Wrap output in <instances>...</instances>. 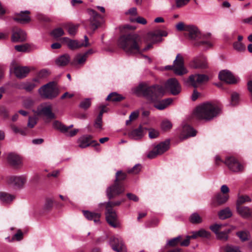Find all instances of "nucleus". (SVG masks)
Returning <instances> with one entry per match:
<instances>
[{
	"instance_id": "36",
	"label": "nucleus",
	"mask_w": 252,
	"mask_h": 252,
	"mask_svg": "<svg viewBox=\"0 0 252 252\" xmlns=\"http://www.w3.org/2000/svg\"><path fill=\"white\" fill-rule=\"evenodd\" d=\"M252 199L247 195H239L236 202V207L244 206L243 204L247 202H251Z\"/></svg>"
},
{
	"instance_id": "37",
	"label": "nucleus",
	"mask_w": 252,
	"mask_h": 252,
	"mask_svg": "<svg viewBox=\"0 0 252 252\" xmlns=\"http://www.w3.org/2000/svg\"><path fill=\"white\" fill-rule=\"evenodd\" d=\"M124 99L122 95L113 92L110 93L107 97L106 100L107 101H112L114 102H120Z\"/></svg>"
},
{
	"instance_id": "3",
	"label": "nucleus",
	"mask_w": 252,
	"mask_h": 252,
	"mask_svg": "<svg viewBox=\"0 0 252 252\" xmlns=\"http://www.w3.org/2000/svg\"><path fill=\"white\" fill-rule=\"evenodd\" d=\"M143 96L150 102H156L165 94V89L161 85H154L147 87L144 84H140L138 87Z\"/></svg>"
},
{
	"instance_id": "13",
	"label": "nucleus",
	"mask_w": 252,
	"mask_h": 252,
	"mask_svg": "<svg viewBox=\"0 0 252 252\" xmlns=\"http://www.w3.org/2000/svg\"><path fill=\"white\" fill-rule=\"evenodd\" d=\"M93 137L90 135H83L78 138L77 143L81 148H85L89 146L95 147L99 145L96 140H92Z\"/></svg>"
},
{
	"instance_id": "1",
	"label": "nucleus",
	"mask_w": 252,
	"mask_h": 252,
	"mask_svg": "<svg viewBox=\"0 0 252 252\" xmlns=\"http://www.w3.org/2000/svg\"><path fill=\"white\" fill-rule=\"evenodd\" d=\"M118 46L128 55L141 53L152 47V43L149 44L142 51L138 43V36L136 34L124 35L120 37L118 41Z\"/></svg>"
},
{
	"instance_id": "32",
	"label": "nucleus",
	"mask_w": 252,
	"mask_h": 252,
	"mask_svg": "<svg viewBox=\"0 0 252 252\" xmlns=\"http://www.w3.org/2000/svg\"><path fill=\"white\" fill-rule=\"evenodd\" d=\"M143 135V129L141 126H139L137 128L131 130L128 133V136L130 138L135 140H137L141 138Z\"/></svg>"
},
{
	"instance_id": "25",
	"label": "nucleus",
	"mask_w": 252,
	"mask_h": 252,
	"mask_svg": "<svg viewBox=\"0 0 252 252\" xmlns=\"http://www.w3.org/2000/svg\"><path fill=\"white\" fill-rule=\"evenodd\" d=\"M197 131L190 126L185 125L183 126L181 136L182 139H187L188 137L195 136Z\"/></svg>"
},
{
	"instance_id": "6",
	"label": "nucleus",
	"mask_w": 252,
	"mask_h": 252,
	"mask_svg": "<svg viewBox=\"0 0 252 252\" xmlns=\"http://www.w3.org/2000/svg\"><path fill=\"white\" fill-rule=\"evenodd\" d=\"M215 162L217 165H220V163H224L233 172L243 171V165L234 157H227L223 161L219 156L217 155L215 157Z\"/></svg>"
},
{
	"instance_id": "5",
	"label": "nucleus",
	"mask_w": 252,
	"mask_h": 252,
	"mask_svg": "<svg viewBox=\"0 0 252 252\" xmlns=\"http://www.w3.org/2000/svg\"><path fill=\"white\" fill-rule=\"evenodd\" d=\"M121 204V202L120 201H109L105 203L107 222L110 225L114 228L118 227L119 226V222L116 213L112 208L116 206H119Z\"/></svg>"
},
{
	"instance_id": "49",
	"label": "nucleus",
	"mask_w": 252,
	"mask_h": 252,
	"mask_svg": "<svg viewBox=\"0 0 252 252\" xmlns=\"http://www.w3.org/2000/svg\"><path fill=\"white\" fill-rule=\"evenodd\" d=\"M139 116V111H135L131 113L129 117V119L126 121V125L130 124L131 121L136 120Z\"/></svg>"
},
{
	"instance_id": "60",
	"label": "nucleus",
	"mask_w": 252,
	"mask_h": 252,
	"mask_svg": "<svg viewBox=\"0 0 252 252\" xmlns=\"http://www.w3.org/2000/svg\"><path fill=\"white\" fill-rule=\"evenodd\" d=\"M196 46H203V47H211L212 46L211 43L207 41H201L199 42H196L194 43Z\"/></svg>"
},
{
	"instance_id": "53",
	"label": "nucleus",
	"mask_w": 252,
	"mask_h": 252,
	"mask_svg": "<svg viewBox=\"0 0 252 252\" xmlns=\"http://www.w3.org/2000/svg\"><path fill=\"white\" fill-rule=\"evenodd\" d=\"M142 166L140 164H136L127 171V173H138L142 171Z\"/></svg>"
},
{
	"instance_id": "58",
	"label": "nucleus",
	"mask_w": 252,
	"mask_h": 252,
	"mask_svg": "<svg viewBox=\"0 0 252 252\" xmlns=\"http://www.w3.org/2000/svg\"><path fill=\"white\" fill-rule=\"evenodd\" d=\"M73 126V125H70V126H67L66 132H65V134L67 136L72 137L75 135L78 131V129H74L73 130H71L68 131V129Z\"/></svg>"
},
{
	"instance_id": "16",
	"label": "nucleus",
	"mask_w": 252,
	"mask_h": 252,
	"mask_svg": "<svg viewBox=\"0 0 252 252\" xmlns=\"http://www.w3.org/2000/svg\"><path fill=\"white\" fill-rule=\"evenodd\" d=\"M88 12L91 16L90 19L91 29L95 30L99 26L102 17L94 9H89Z\"/></svg>"
},
{
	"instance_id": "46",
	"label": "nucleus",
	"mask_w": 252,
	"mask_h": 252,
	"mask_svg": "<svg viewBox=\"0 0 252 252\" xmlns=\"http://www.w3.org/2000/svg\"><path fill=\"white\" fill-rule=\"evenodd\" d=\"M91 105V100L90 98H86L81 101L79 104V107L84 109H88Z\"/></svg>"
},
{
	"instance_id": "52",
	"label": "nucleus",
	"mask_w": 252,
	"mask_h": 252,
	"mask_svg": "<svg viewBox=\"0 0 252 252\" xmlns=\"http://www.w3.org/2000/svg\"><path fill=\"white\" fill-rule=\"evenodd\" d=\"M172 126V125L171 123L167 120L163 121L161 124V127L162 129L164 131L170 129L171 128Z\"/></svg>"
},
{
	"instance_id": "10",
	"label": "nucleus",
	"mask_w": 252,
	"mask_h": 252,
	"mask_svg": "<svg viewBox=\"0 0 252 252\" xmlns=\"http://www.w3.org/2000/svg\"><path fill=\"white\" fill-rule=\"evenodd\" d=\"M164 88L165 91L166 90L169 91L174 95L178 94L181 91V86L178 80L175 78L168 79L165 83Z\"/></svg>"
},
{
	"instance_id": "35",
	"label": "nucleus",
	"mask_w": 252,
	"mask_h": 252,
	"mask_svg": "<svg viewBox=\"0 0 252 252\" xmlns=\"http://www.w3.org/2000/svg\"><path fill=\"white\" fill-rule=\"evenodd\" d=\"M218 216L221 220H225L232 216V212L229 207H226L218 212Z\"/></svg>"
},
{
	"instance_id": "4",
	"label": "nucleus",
	"mask_w": 252,
	"mask_h": 252,
	"mask_svg": "<svg viewBox=\"0 0 252 252\" xmlns=\"http://www.w3.org/2000/svg\"><path fill=\"white\" fill-rule=\"evenodd\" d=\"M127 174H116V179L113 184L106 189V194L109 199H113L125 191V181Z\"/></svg>"
},
{
	"instance_id": "44",
	"label": "nucleus",
	"mask_w": 252,
	"mask_h": 252,
	"mask_svg": "<svg viewBox=\"0 0 252 252\" xmlns=\"http://www.w3.org/2000/svg\"><path fill=\"white\" fill-rule=\"evenodd\" d=\"M240 101L239 94L236 93L234 92L231 94L230 104L232 106L237 105Z\"/></svg>"
},
{
	"instance_id": "59",
	"label": "nucleus",
	"mask_w": 252,
	"mask_h": 252,
	"mask_svg": "<svg viewBox=\"0 0 252 252\" xmlns=\"http://www.w3.org/2000/svg\"><path fill=\"white\" fill-rule=\"evenodd\" d=\"M225 252H241L237 247L227 245L224 249Z\"/></svg>"
},
{
	"instance_id": "26",
	"label": "nucleus",
	"mask_w": 252,
	"mask_h": 252,
	"mask_svg": "<svg viewBox=\"0 0 252 252\" xmlns=\"http://www.w3.org/2000/svg\"><path fill=\"white\" fill-rule=\"evenodd\" d=\"M30 69L27 66H15L13 68L14 73L18 78L26 77L30 72Z\"/></svg>"
},
{
	"instance_id": "41",
	"label": "nucleus",
	"mask_w": 252,
	"mask_h": 252,
	"mask_svg": "<svg viewBox=\"0 0 252 252\" xmlns=\"http://www.w3.org/2000/svg\"><path fill=\"white\" fill-rule=\"evenodd\" d=\"M102 117H101V114H98L96 119L94 121V127L100 131L102 129Z\"/></svg>"
},
{
	"instance_id": "17",
	"label": "nucleus",
	"mask_w": 252,
	"mask_h": 252,
	"mask_svg": "<svg viewBox=\"0 0 252 252\" xmlns=\"http://www.w3.org/2000/svg\"><path fill=\"white\" fill-rule=\"evenodd\" d=\"M209 78L205 74H193L189 76L188 82L194 88L197 86L198 84H201L207 82Z\"/></svg>"
},
{
	"instance_id": "55",
	"label": "nucleus",
	"mask_w": 252,
	"mask_h": 252,
	"mask_svg": "<svg viewBox=\"0 0 252 252\" xmlns=\"http://www.w3.org/2000/svg\"><path fill=\"white\" fill-rule=\"evenodd\" d=\"M37 85L33 82H25V90L27 92H31Z\"/></svg>"
},
{
	"instance_id": "29",
	"label": "nucleus",
	"mask_w": 252,
	"mask_h": 252,
	"mask_svg": "<svg viewBox=\"0 0 252 252\" xmlns=\"http://www.w3.org/2000/svg\"><path fill=\"white\" fill-rule=\"evenodd\" d=\"M185 31L189 32V37L192 40H196L200 36V32L195 26H188L185 27Z\"/></svg>"
},
{
	"instance_id": "45",
	"label": "nucleus",
	"mask_w": 252,
	"mask_h": 252,
	"mask_svg": "<svg viewBox=\"0 0 252 252\" xmlns=\"http://www.w3.org/2000/svg\"><path fill=\"white\" fill-rule=\"evenodd\" d=\"M189 220L192 223H199L202 222V218L197 213H195L190 216Z\"/></svg>"
},
{
	"instance_id": "21",
	"label": "nucleus",
	"mask_w": 252,
	"mask_h": 252,
	"mask_svg": "<svg viewBox=\"0 0 252 252\" xmlns=\"http://www.w3.org/2000/svg\"><path fill=\"white\" fill-rule=\"evenodd\" d=\"M229 198V194H222L221 193H218L213 197L211 204L214 207L221 206L224 204Z\"/></svg>"
},
{
	"instance_id": "11",
	"label": "nucleus",
	"mask_w": 252,
	"mask_h": 252,
	"mask_svg": "<svg viewBox=\"0 0 252 252\" xmlns=\"http://www.w3.org/2000/svg\"><path fill=\"white\" fill-rule=\"evenodd\" d=\"M223 225L219 224H214L210 226V229L214 232L217 236L218 239L226 241L228 238V234L230 232L231 230L227 229L222 231H220Z\"/></svg>"
},
{
	"instance_id": "33",
	"label": "nucleus",
	"mask_w": 252,
	"mask_h": 252,
	"mask_svg": "<svg viewBox=\"0 0 252 252\" xmlns=\"http://www.w3.org/2000/svg\"><path fill=\"white\" fill-rule=\"evenodd\" d=\"M70 58L68 54H64L59 57L55 61L56 64L59 66H64L70 62Z\"/></svg>"
},
{
	"instance_id": "30",
	"label": "nucleus",
	"mask_w": 252,
	"mask_h": 252,
	"mask_svg": "<svg viewBox=\"0 0 252 252\" xmlns=\"http://www.w3.org/2000/svg\"><path fill=\"white\" fill-rule=\"evenodd\" d=\"M29 14H30L29 11H21L18 14L19 17L14 18V20L22 24L28 23L31 21L30 16L28 15Z\"/></svg>"
},
{
	"instance_id": "20",
	"label": "nucleus",
	"mask_w": 252,
	"mask_h": 252,
	"mask_svg": "<svg viewBox=\"0 0 252 252\" xmlns=\"http://www.w3.org/2000/svg\"><path fill=\"white\" fill-rule=\"evenodd\" d=\"M219 77L220 80L224 81L227 84H236L238 81L232 73L227 70L221 71L219 73Z\"/></svg>"
},
{
	"instance_id": "61",
	"label": "nucleus",
	"mask_w": 252,
	"mask_h": 252,
	"mask_svg": "<svg viewBox=\"0 0 252 252\" xmlns=\"http://www.w3.org/2000/svg\"><path fill=\"white\" fill-rule=\"evenodd\" d=\"M23 238V233L20 229H18L17 232L13 236L12 239L20 241Z\"/></svg>"
},
{
	"instance_id": "23",
	"label": "nucleus",
	"mask_w": 252,
	"mask_h": 252,
	"mask_svg": "<svg viewBox=\"0 0 252 252\" xmlns=\"http://www.w3.org/2000/svg\"><path fill=\"white\" fill-rule=\"evenodd\" d=\"M36 113L38 115L42 114L50 119L55 118V114L52 112V106L50 104L46 106L41 105L38 107Z\"/></svg>"
},
{
	"instance_id": "54",
	"label": "nucleus",
	"mask_w": 252,
	"mask_h": 252,
	"mask_svg": "<svg viewBox=\"0 0 252 252\" xmlns=\"http://www.w3.org/2000/svg\"><path fill=\"white\" fill-rule=\"evenodd\" d=\"M237 236L242 241H246L248 240L249 233L245 231H239L237 233Z\"/></svg>"
},
{
	"instance_id": "22",
	"label": "nucleus",
	"mask_w": 252,
	"mask_h": 252,
	"mask_svg": "<svg viewBox=\"0 0 252 252\" xmlns=\"http://www.w3.org/2000/svg\"><path fill=\"white\" fill-rule=\"evenodd\" d=\"M110 244L112 249L117 252H126V247L121 238L111 237Z\"/></svg>"
},
{
	"instance_id": "43",
	"label": "nucleus",
	"mask_w": 252,
	"mask_h": 252,
	"mask_svg": "<svg viewBox=\"0 0 252 252\" xmlns=\"http://www.w3.org/2000/svg\"><path fill=\"white\" fill-rule=\"evenodd\" d=\"M11 128L13 131L15 133H20L22 135H26L27 134V129L26 128H22L17 127V126L12 125L11 126Z\"/></svg>"
},
{
	"instance_id": "63",
	"label": "nucleus",
	"mask_w": 252,
	"mask_h": 252,
	"mask_svg": "<svg viewBox=\"0 0 252 252\" xmlns=\"http://www.w3.org/2000/svg\"><path fill=\"white\" fill-rule=\"evenodd\" d=\"M128 199L134 202H138L139 200V197L135 194L132 193H127L126 194Z\"/></svg>"
},
{
	"instance_id": "2",
	"label": "nucleus",
	"mask_w": 252,
	"mask_h": 252,
	"mask_svg": "<svg viewBox=\"0 0 252 252\" xmlns=\"http://www.w3.org/2000/svg\"><path fill=\"white\" fill-rule=\"evenodd\" d=\"M220 111L218 106L207 102L196 107L194 111V115L198 120L209 121L217 117Z\"/></svg>"
},
{
	"instance_id": "42",
	"label": "nucleus",
	"mask_w": 252,
	"mask_h": 252,
	"mask_svg": "<svg viewBox=\"0 0 252 252\" xmlns=\"http://www.w3.org/2000/svg\"><path fill=\"white\" fill-rule=\"evenodd\" d=\"M78 26V25H75L72 24H68L66 25V28L68 33L70 35H74L76 33Z\"/></svg>"
},
{
	"instance_id": "34",
	"label": "nucleus",
	"mask_w": 252,
	"mask_h": 252,
	"mask_svg": "<svg viewBox=\"0 0 252 252\" xmlns=\"http://www.w3.org/2000/svg\"><path fill=\"white\" fill-rule=\"evenodd\" d=\"M192 235H191L192 239H196L197 237H202L208 238L210 237L211 234L209 232L206 231L204 229H201L197 231H193L192 232Z\"/></svg>"
},
{
	"instance_id": "39",
	"label": "nucleus",
	"mask_w": 252,
	"mask_h": 252,
	"mask_svg": "<svg viewBox=\"0 0 252 252\" xmlns=\"http://www.w3.org/2000/svg\"><path fill=\"white\" fill-rule=\"evenodd\" d=\"M53 126L54 128L60 130L63 133L66 132V126L58 121L54 122Z\"/></svg>"
},
{
	"instance_id": "51",
	"label": "nucleus",
	"mask_w": 252,
	"mask_h": 252,
	"mask_svg": "<svg viewBox=\"0 0 252 252\" xmlns=\"http://www.w3.org/2000/svg\"><path fill=\"white\" fill-rule=\"evenodd\" d=\"M64 31L61 28L54 29L51 32V34L54 37H59L64 34Z\"/></svg>"
},
{
	"instance_id": "28",
	"label": "nucleus",
	"mask_w": 252,
	"mask_h": 252,
	"mask_svg": "<svg viewBox=\"0 0 252 252\" xmlns=\"http://www.w3.org/2000/svg\"><path fill=\"white\" fill-rule=\"evenodd\" d=\"M85 218L89 220H93L94 223H98L100 221L101 214L98 213L92 212L89 211H83Z\"/></svg>"
},
{
	"instance_id": "64",
	"label": "nucleus",
	"mask_w": 252,
	"mask_h": 252,
	"mask_svg": "<svg viewBox=\"0 0 252 252\" xmlns=\"http://www.w3.org/2000/svg\"><path fill=\"white\" fill-rule=\"evenodd\" d=\"M53 205V201L50 198H47L45 204V208L46 210H50Z\"/></svg>"
},
{
	"instance_id": "47",
	"label": "nucleus",
	"mask_w": 252,
	"mask_h": 252,
	"mask_svg": "<svg viewBox=\"0 0 252 252\" xmlns=\"http://www.w3.org/2000/svg\"><path fill=\"white\" fill-rule=\"evenodd\" d=\"M233 46L235 50L240 52H244L246 49L245 45L241 42H234Z\"/></svg>"
},
{
	"instance_id": "12",
	"label": "nucleus",
	"mask_w": 252,
	"mask_h": 252,
	"mask_svg": "<svg viewBox=\"0 0 252 252\" xmlns=\"http://www.w3.org/2000/svg\"><path fill=\"white\" fill-rule=\"evenodd\" d=\"M173 64L175 67V73L176 74L182 75L187 72L184 67V59L181 54H178L177 55Z\"/></svg>"
},
{
	"instance_id": "7",
	"label": "nucleus",
	"mask_w": 252,
	"mask_h": 252,
	"mask_svg": "<svg viewBox=\"0 0 252 252\" xmlns=\"http://www.w3.org/2000/svg\"><path fill=\"white\" fill-rule=\"evenodd\" d=\"M38 93L42 98L52 99L59 95V91L55 87L54 82H51L40 88Z\"/></svg>"
},
{
	"instance_id": "40",
	"label": "nucleus",
	"mask_w": 252,
	"mask_h": 252,
	"mask_svg": "<svg viewBox=\"0 0 252 252\" xmlns=\"http://www.w3.org/2000/svg\"><path fill=\"white\" fill-rule=\"evenodd\" d=\"M87 58V56H86V54H78L75 57L72 64L75 65V62L79 64H84L86 62Z\"/></svg>"
},
{
	"instance_id": "31",
	"label": "nucleus",
	"mask_w": 252,
	"mask_h": 252,
	"mask_svg": "<svg viewBox=\"0 0 252 252\" xmlns=\"http://www.w3.org/2000/svg\"><path fill=\"white\" fill-rule=\"evenodd\" d=\"M173 102V99L168 98L161 100V101L155 102L154 107L158 110H162L166 108Z\"/></svg>"
},
{
	"instance_id": "18",
	"label": "nucleus",
	"mask_w": 252,
	"mask_h": 252,
	"mask_svg": "<svg viewBox=\"0 0 252 252\" xmlns=\"http://www.w3.org/2000/svg\"><path fill=\"white\" fill-rule=\"evenodd\" d=\"M8 162L13 166L18 168L23 164V158L18 154L15 153H9L7 154Z\"/></svg>"
},
{
	"instance_id": "19",
	"label": "nucleus",
	"mask_w": 252,
	"mask_h": 252,
	"mask_svg": "<svg viewBox=\"0 0 252 252\" xmlns=\"http://www.w3.org/2000/svg\"><path fill=\"white\" fill-rule=\"evenodd\" d=\"M64 39L68 40L67 46L69 48L72 50H74L82 47H88L90 46L89 39L86 35H85L84 36V43L81 42L78 40H71L67 37H64Z\"/></svg>"
},
{
	"instance_id": "38",
	"label": "nucleus",
	"mask_w": 252,
	"mask_h": 252,
	"mask_svg": "<svg viewBox=\"0 0 252 252\" xmlns=\"http://www.w3.org/2000/svg\"><path fill=\"white\" fill-rule=\"evenodd\" d=\"M15 198L14 195L6 192H0V199L5 203H10Z\"/></svg>"
},
{
	"instance_id": "57",
	"label": "nucleus",
	"mask_w": 252,
	"mask_h": 252,
	"mask_svg": "<svg viewBox=\"0 0 252 252\" xmlns=\"http://www.w3.org/2000/svg\"><path fill=\"white\" fill-rule=\"evenodd\" d=\"M130 21L131 22H136L137 23L142 25H145L147 24V20L144 18L140 16L137 17L136 19L131 18L130 19Z\"/></svg>"
},
{
	"instance_id": "50",
	"label": "nucleus",
	"mask_w": 252,
	"mask_h": 252,
	"mask_svg": "<svg viewBox=\"0 0 252 252\" xmlns=\"http://www.w3.org/2000/svg\"><path fill=\"white\" fill-rule=\"evenodd\" d=\"M182 239V237L181 236H178L177 237L174 238L169 240L167 245L170 247L177 246L178 244H180V242H181Z\"/></svg>"
},
{
	"instance_id": "48",
	"label": "nucleus",
	"mask_w": 252,
	"mask_h": 252,
	"mask_svg": "<svg viewBox=\"0 0 252 252\" xmlns=\"http://www.w3.org/2000/svg\"><path fill=\"white\" fill-rule=\"evenodd\" d=\"M15 49L18 52H27L30 48L28 44L15 45Z\"/></svg>"
},
{
	"instance_id": "9",
	"label": "nucleus",
	"mask_w": 252,
	"mask_h": 252,
	"mask_svg": "<svg viewBox=\"0 0 252 252\" xmlns=\"http://www.w3.org/2000/svg\"><path fill=\"white\" fill-rule=\"evenodd\" d=\"M26 182L27 178L24 175L11 176L7 179L8 185L16 189L23 188Z\"/></svg>"
},
{
	"instance_id": "8",
	"label": "nucleus",
	"mask_w": 252,
	"mask_h": 252,
	"mask_svg": "<svg viewBox=\"0 0 252 252\" xmlns=\"http://www.w3.org/2000/svg\"><path fill=\"white\" fill-rule=\"evenodd\" d=\"M170 142L166 140L160 142L157 145L153 150L149 152L147 155V157L149 158H154L158 155H160L165 152L169 148Z\"/></svg>"
},
{
	"instance_id": "14",
	"label": "nucleus",
	"mask_w": 252,
	"mask_h": 252,
	"mask_svg": "<svg viewBox=\"0 0 252 252\" xmlns=\"http://www.w3.org/2000/svg\"><path fill=\"white\" fill-rule=\"evenodd\" d=\"M167 33L165 31L161 30H156L148 33L146 37V41L155 43L160 41L162 36H166Z\"/></svg>"
},
{
	"instance_id": "27",
	"label": "nucleus",
	"mask_w": 252,
	"mask_h": 252,
	"mask_svg": "<svg viewBox=\"0 0 252 252\" xmlns=\"http://www.w3.org/2000/svg\"><path fill=\"white\" fill-rule=\"evenodd\" d=\"M237 213L244 219L252 218V210L247 206L236 207Z\"/></svg>"
},
{
	"instance_id": "24",
	"label": "nucleus",
	"mask_w": 252,
	"mask_h": 252,
	"mask_svg": "<svg viewBox=\"0 0 252 252\" xmlns=\"http://www.w3.org/2000/svg\"><path fill=\"white\" fill-rule=\"evenodd\" d=\"M192 67L194 68H207L208 67L207 59L204 56L195 58L191 63Z\"/></svg>"
},
{
	"instance_id": "62",
	"label": "nucleus",
	"mask_w": 252,
	"mask_h": 252,
	"mask_svg": "<svg viewBox=\"0 0 252 252\" xmlns=\"http://www.w3.org/2000/svg\"><path fill=\"white\" fill-rule=\"evenodd\" d=\"M36 124V118L34 117H29L28 123V126L30 128H32Z\"/></svg>"
},
{
	"instance_id": "56",
	"label": "nucleus",
	"mask_w": 252,
	"mask_h": 252,
	"mask_svg": "<svg viewBox=\"0 0 252 252\" xmlns=\"http://www.w3.org/2000/svg\"><path fill=\"white\" fill-rule=\"evenodd\" d=\"M0 115L4 119H6L9 117V112L3 106H0Z\"/></svg>"
},
{
	"instance_id": "15",
	"label": "nucleus",
	"mask_w": 252,
	"mask_h": 252,
	"mask_svg": "<svg viewBox=\"0 0 252 252\" xmlns=\"http://www.w3.org/2000/svg\"><path fill=\"white\" fill-rule=\"evenodd\" d=\"M11 40L13 42H21L26 40L27 34L22 29L14 27L12 30Z\"/></svg>"
}]
</instances>
